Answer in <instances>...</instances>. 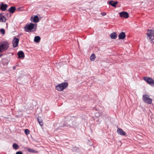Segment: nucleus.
Masks as SVG:
<instances>
[{"label": "nucleus", "mask_w": 154, "mask_h": 154, "mask_svg": "<svg viewBox=\"0 0 154 154\" xmlns=\"http://www.w3.org/2000/svg\"><path fill=\"white\" fill-rule=\"evenodd\" d=\"M7 19L5 17L2 16V17L0 18V22H5Z\"/></svg>", "instance_id": "obj_22"}, {"label": "nucleus", "mask_w": 154, "mask_h": 154, "mask_svg": "<svg viewBox=\"0 0 154 154\" xmlns=\"http://www.w3.org/2000/svg\"><path fill=\"white\" fill-rule=\"evenodd\" d=\"M110 37L112 39H116L117 37V34L116 32H114L110 35Z\"/></svg>", "instance_id": "obj_18"}, {"label": "nucleus", "mask_w": 154, "mask_h": 154, "mask_svg": "<svg viewBox=\"0 0 154 154\" xmlns=\"http://www.w3.org/2000/svg\"><path fill=\"white\" fill-rule=\"evenodd\" d=\"M143 100L145 103L148 104H151L152 101V99L149 98V95L146 94L143 95Z\"/></svg>", "instance_id": "obj_3"}, {"label": "nucleus", "mask_w": 154, "mask_h": 154, "mask_svg": "<svg viewBox=\"0 0 154 154\" xmlns=\"http://www.w3.org/2000/svg\"><path fill=\"white\" fill-rule=\"evenodd\" d=\"M21 8H18L17 10H20Z\"/></svg>", "instance_id": "obj_35"}, {"label": "nucleus", "mask_w": 154, "mask_h": 154, "mask_svg": "<svg viewBox=\"0 0 154 154\" xmlns=\"http://www.w3.org/2000/svg\"><path fill=\"white\" fill-rule=\"evenodd\" d=\"M97 116V117H98L99 116H100V114L99 113H95V116Z\"/></svg>", "instance_id": "obj_29"}, {"label": "nucleus", "mask_w": 154, "mask_h": 154, "mask_svg": "<svg viewBox=\"0 0 154 154\" xmlns=\"http://www.w3.org/2000/svg\"><path fill=\"white\" fill-rule=\"evenodd\" d=\"M17 55L19 58H23L25 57L24 53L22 51H19L17 53Z\"/></svg>", "instance_id": "obj_11"}, {"label": "nucleus", "mask_w": 154, "mask_h": 154, "mask_svg": "<svg viewBox=\"0 0 154 154\" xmlns=\"http://www.w3.org/2000/svg\"><path fill=\"white\" fill-rule=\"evenodd\" d=\"M26 32H28V31H27V30H26Z\"/></svg>", "instance_id": "obj_36"}, {"label": "nucleus", "mask_w": 154, "mask_h": 154, "mask_svg": "<svg viewBox=\"0 0 154 154\" xmlns=\"http://www.w3.org/2000/svg\"><path fill=\"white\" fill-rule=\"evenodd\" d=\"M68 86L67 82H63L58 84L55 88V89L58 91H60L66 88Z\"/></svg>", "instance_id": "obj_2"}, {"label": "nucleus", "mask_w": 154, "mask_h": 154, "mask_svg": "<svg viewBox=\"0 0 154 154\" xmlns=\"http://www.w3.org/2000/svg\"><path fill=\"white\" fill-rule=\"evenodd\" d=\"M37 120L40 125L42 126L43 125V123L41 117H38L37 118Z\"/></svg>", "instance_id": "obj_16"}, {"label": "nucleus", "mask_w": 154, "mask_h": 154, "mask_svg": "<svg viewBox=\"0 0 154 154\" xmlns=\"http://www.w3.org/2000/svg\"><path fill=\"white\" fill-rule=\"evenodd\" d=\"M108 3L113 7H115L116 6V5L118 4V2L117 1L114 2V1L112 0L109 1L108 2Z\"/></svg>", "instance_id": "obj_12"}, {"label": "nucleus", "mask_w": 154, "mask_h": 154, "mask_svg": "<svg viewBox=\"0 0 154 154\" xmlns=\"http://www.w3.org/2000/svg\"><path fill=\"white\" fill-rule=\"evenodd\" d=\"M16 10L15 7L14 6L11 7L8 9V11L10 13H13Z\"/></svg>", "instance_id": "obj_15"}, {"label": "nucleus", "mask_w": 154, "mask_h": 154, "mask_svg": "<svg viewBox=\"0 0 154 154\" xmlns=\"http://www.w3.org/2000/svg\"><path fill=\"white\" fill-rule=\"evenodd\" d=\"M35 31V30H34V31Z\"/></svg>", "instance_id": "obj_37"}, {"label": "nucleus", "mask_w": 154, "mask_h": 154, "mask_svg": "<svg viewBox=\"0 0 154 154\" xmlns=\"http://www.w3.org/2000/svg\"><path fill=\"white\" fill-rule=\"evenodd\" d=\"M71 126L69 124H63V126L62 127H71Z\"/></svg>", "instance_id": "obj_26"}, {"label": "nucleus", "mask_w": 154, "mask_h": 154, "mask_svg": "<svg viewBox=\"0 0 154 154\" xmlns=\"http://www.w3.org/2000/svg\"><path fill=\"white\" fill-rule=\"evenodd\" d=\"M19 41V38L16 37H15L13 38L12 42L13 47L16 48L18 46Z\"/></svg>", "instance_id": "obj_6"}, {"label": "nucleus", "mask_w": 154, "mask_h": 154, "mask_svg": "<svg viewBox=\"0 0 154 154\" xmlns=\"http://www.w3.org/2000/svg\"><path fill=\"white\" fill-rule=\"evenodd\" d=\"M125 36V33L123 32H122L120 33L119 35V39H123Z\"/></svg>", "instance_id": "obj_13"}, {"label": "nucleus", "mask_w": 154, "mask_h": 154, "mask_svg": "<svg viewBox=\"0 0 154 154\" xmlns=\"http://www.w3.org/2000/svg\"><path fill=\"white\" fill-rule=\"evenodd\" d=\"M16 66H13V69L14 70L15 69V68H16Z\"/></svg>", "instance_id": "obj_32"}, {"label": "nucleus", "mask_w": 154, "mask_h": 154, "mask_svg": "<svg viewBox=\"0 0 154 154\" xmlns=\"http://www.w3.org/2000/svg\"><path fill=\"white\" fill-rule=\"evenodd\" d=\"M34 24L30 23L29 24H26L24 27V29L29 31L31 30L34 28Z\"/></svg>", "instance_id": "obj_5"}, {"label": "nucleus", "mask_w": 154, "mask_h": 154, "mask_svg": "<svg viewBox=\"0 0 154 154\" xmlns=\"http://www.w3.org/2000/svg\"><path fill=\"white\" fill-rule=\"evenodd\" d=\"M0 32L2 35H4L5 34V30L3 29H1L0 30Z\"/></svg>", "instance_id": "obj_25"}, {"label": "nucleus", "mask_w": 154, "mask_h": 154, "mask_svg": "<svg viewBox=\"0 0 154 154\" xmlns=\"http://www.w3.org/2000/svg\"><path fill=\"white\" fill-rule=\"evenodd\" d=\"M41 38L38 36H35L34 39V41L36 42H39Z\"/></svg>", "instance_id": "obj_20"}, {"label": "nucleus", "mask_w": 154, "mask_h": 154, "mask_svg": "<svg viewBox=\"0 0 154 154\" xmlns=\"http://www.w3.org/2000/svg\"><path fill=\"white\" fill-rule=\"evenodd\" d=\"M13 147L14 149L16 150L18 149L19 146L16 143H14L13 145Z\"/></svg>", "instance_id": "obj_23"}, {"label": "nucleus", "mask_w": 154, "mask_h": 154, "mask_svg": "<svg viewBox=\"0 0 154 154\" xmlns=\"http://www.w3.org/2000/svg\"><path fill=\"white\" fill-rule=\"evenodd\" d=\"M2 16H4L3 15H2L1 13H0V18L2 17Z\"/></svg>", "instance_id": "obj_31"}, {"label": "nucleus", "mask_w": 154, "mask_h": 154, "mask_svg": "<svg viewBox=\"0 0 154 154\" xmlns=\"http://www.w3.org/2000/svg\"><path fill=\"white\" fill-rule=\"evenodd\" d=\"M9 47V44L7 42L4 41L0 45V53H3L7 50Z\"/></svg>", "instance_id": "obj_1"}, {"label": "nucleus", "mask_w": 154, "mask_h": 154, "mask_svg": "<svg viewBox=\"0 0 154 154\" xmlns=\"http://www.w3.org/2000/svg\"><path fill=\"white\" fill-rule=\"evenodd\" d=\"M101 14L103 16H104L106 15V13L105 12H103L101 13Z\"/></svg>", "instance_id": "obj_30"}, {"label": "nucleus", "mask_w": 154, "mask_h": 154, "mask_svg": "<svg viewBox=\"0 0 154 154\" xmlns=\"http://www.w3.org/2000/svg\"><path fill=\"white\" fill-rule=\"evenodd\" d=\"M3 55V54H0V57H1L2 55Z\"/></svg>", "instance_id": "obj_34"}, {"label": "nucleus", "mask_w": 154, "mask_h": 154, "mask_svg": "<svg viewBox=\"0 0 154 154\" xmlns=\"http://www.w3.org/2000/svg\"><path fill=\"white\" fill-rule=\"evenodd\" d=\"M117 132L121 135L124 136L126 134V132L121 128H118L117 129Z\"/></svg>", "instance_id": "obj_10"}, {"label": "nucleus", "mask_w": 154, "mask_h": 154, "mask_svg": "<svg viewBox=\"0 0 154 154\" xmlns=\"http://www.w3.org/2000/svg\"><path fill=\"white\" fill-rule=\"evenodd\" d=\"M96 58L95 55L94 54H92L90 57V59L91 61H94L95 59Z\"/></svg>", "instance_id": "obj_21"}, {"label": "nucleus", "mask_w": 154, "mask_h": 154, "mask_svg": "<svg viewBox=\"0 0 154 154\" xmlns=\"http://www.w3.org/2000/svg\"><path fill=\"white\" fill-rule=\"evenodd\" d=\"M27 150L28 152L30 153H38V151L35 150L33 149H30V148L28 147L27 148Z\"/></svg>", "instance_id": "obj_14"}, {"label": "nucleus", "mask_w": 154, "mask_h": 154, "mask_svg": "<svg viewBox=\"0 0 154 154\" xmlns=\"http://www.w3.org/2000/svg\"><path fill=\"white\" fill-rule=\"evenodd\" d=\"M8 7L7 4H4L3 2H1L0 4V9L2 11H5Z\"/></svg>", "instance_id": "obj_9"}, {"label": "nucleus", "mask_w": 154, "mask_h": 154, "mask_svg": "<svg viewBox=\"0 0 154 154\" xmlns=\"http://www.w3.org/2000/svg\"><path fill=\"white\" fill-rule=\"evenodd\" d=\"M39 21V19L37 15L35 16L33 18V21L34 23H37Z\"/></svg>", "instance_id": "obj_19"}, {"label": "nucleus", "mask_w": 154, "mask_h": 154, "mask_svg": "<svg viewBox=\"0 0 154 154\" xmlns=\"http://www.w3.org/2000/svg\"><path fill=\"white\" fill-rule=\"evenodd\" d=\"M119 13L121 17L127 18L129 17L128 14L127 12L122 11Z\"/></svg>", "instance_id": "obj_8"}, {"label": "nucleus", "mask_w": 154, "mask_h": 154, "mask_svg": "<svg viewBox=\"0 0 154 154\" xmlns=\"http://www.w3.org/2000/svg\"><path fill=\"white\" fill-rule=\"evenodd\" d=\"M16 154H23L22 152L20 151H17Z\"/></svg>", "instance_id": "obj_28"}, {"label": "nucleus", "mask_w": 154, "mask_h": 154, "mask_svg": "<svg viewBox=\"0 0 154 154\" xmlns=\"http://www.w3.org/2000/svg\"><path fill=\"white\" fill-rule=\"evenodd\" d=\"M149 39L150 40V42L151 43H154V38H153L152 37V38Z\"/></svg>", "instance_id": "obj_27"}, {"label": "nucleus", "mask_w": 154, "mask_h": 154, "mask_svg": "<svg viewBox=\"0 0 154 154\" xmlns=\"http://www.w3.org/2000/svg\"><path fill=\"white\" fill-rule=\"evenodd\" d=\"M146 34L149 38V39H151L152 37H154V30H148V32Z\"/></svg>", "instance_id": "obj_7"}, {"label": "nucleus", "mask_w": 154, "mask_h": 154, "mask_svg": "<svg viewBox=\"0 0 154 154\" xmlns=\"http://www.w3.org/2000/svg\"><path fill=\"white\" fill-rule=\"evenodd\" d=\"M2 63L4 65H7L8 63V61L6 58L2 59Z\"/></svg>", "instance_id": "obj_17"}, {"label": "nucleus", "mask_w": 154, "mask_h": 154, "mask_svg": "<svg viewBox=\"0 0 154 154\" xmlns=\"http://www.w3.org/2000/svg\"><path fill=\"white\" fill-rule=\"evenodd\" d=\"M143 79L147 84L150 85L154 84V80L152 78L148 77H145L143 78Z\"/></svg>", "instance_id": "obj_4"}, {"label": "nucleus", "mask_w": 154, "mask_h": 154, "mask_svg": "<svg viewBox=\"0 0 154 154\" xmlns=\"http://www.w3.org/2000/svg\"><path fill=\"white\" fill-rule=\"evenodd\" d=\"M76 148H77L76 147H74V148H73V150H74V149H76Z\"/></svg>", "instance_id": "obj_33"}, {"label": "nucleus", "mask_w": 154, "mask_h": 154, "mask_svg": "<svg viewBox=\"0 0 154 154\" xmlns=\"http://www.w3.org/2000/svg\"><path fill=\"white\" fill-rule=\"evenodd\" d=\"M29 129H25V130L24 132L27 135H29Z\"/></svg>", "instance_id": "obj_24"}]
</instances>
